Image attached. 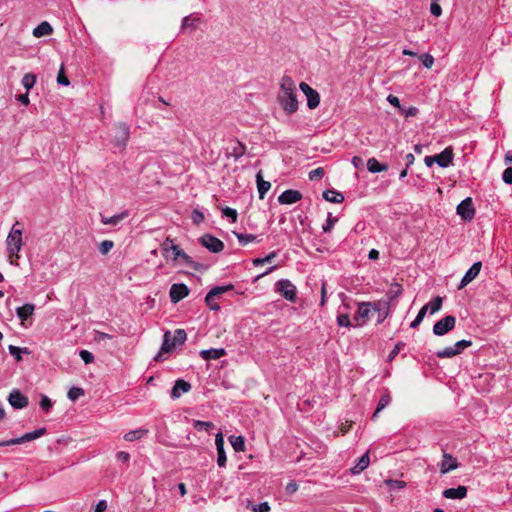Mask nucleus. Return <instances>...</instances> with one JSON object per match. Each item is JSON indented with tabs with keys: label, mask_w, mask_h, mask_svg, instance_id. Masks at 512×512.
Returning a JSON list of instances; mask_svg holds the SVG:
<instances>
[{
	"label": "nucleus",
	"mask_w": 512,
	"mask_h": 512,
	"mask_svg": "<svg viewBox=\"0 0 512 512\" xmlns=\"http://www.w3.org/2000/svg\"><path fill=\"white\" fill-rule=\"evenodd\" d=\"M277 101L287 115L297 112V89L295 82L290 76L285 75L281 78Z\"/></svg>",
	"instance_id": "f257e3e1"
},
{
	"label": "nucleus",
	"mask_w": 512,
	"mask_h": 512,
	"mask_svg": "<svg viewBox=\"0 0 512 512\" xmlns=\"http://www.w3.org/2000/svg\"><path fill=\"white\" fill-rule=\"evenodd\" d=\"M20 222L16 221L6 237V251L11 265L18 266L20 251L23 247V231Z\"/></svg>",
	"instance_id": "f03ea898"
},
{
	"label": "nucleus",
	"mask_w": 512,
	"mask_h": 512,
	"mask_svg": "<svg viewBox=\"0 0 512 512\" xmlns=\"http://www.w3.org/2000/svg\"><path fill=\"white\" fill-rule=\"evenodd\" d=\"M187 334L184 329H177L172 334L170 331H166L163 336V342L160 351L154 357L155 361H164L167 353H170L174 348L179 347L185 343Z\"/></svg>",
	"instance_id": "7ed1b4c3"
},
{
	"label": "nucleus",
	"mask_w": 512,
	"mask_h": 512,
	"mask_svg": "<svg viewBox=\"0 0 512 512\" xmlns=\"http://www.w3.org/2000/svg\"><path fill=\"white\" fill-rule=\"evenodd\" d=\"M402 286L399 283L391 284L386 297L375 302L374 310H383V314L377 320L378 323H382L390 314V305L402 294Z\"/></svg>",
	"instance_id": "20e7f679"
},
{
	"label": "nucleus",
	"mask_w": 512,
	"mask_h": 512,
	"mask_svg": "<svg viewBox=\"0 0 512 512\" xmlns=\"http://www.w3.org/2000/svg\"><path fill=\"white\" fill-rule=\"evenodd\" d=\"M116 130V134L112 140L114 147L120 149L121 151L125 149L127 142L130 138V128L127 124L123 122L116 123L114 125Z\"/></svg>",
	"instance_id": "39448f33"
},
{
	"label": "nucleus",
	"mask_w": 512,
	"mask_h": 512,
	"mask_svg": "<svg viewBox=\"0 0 512 512\" xmlns=\"http://www.w3.org/2000/svg\"><path fill=\"white\" fill-rule=\"evenodd\" d=\"M234 289V285L233 284H228V285H225V286H216L214 288H212L206 295L205 297V302H206V305L213 311H218L220 309V306L219 304L216 302V299L228 292V291H231Z\"/></svg>",
	"instance_id": "423d86ee"
},
{
	"label": "nucleus",
	"mask_w": 512,
	"mask_h": 512,
	"mask_svg": "<svg viewBox=\"0 0 512 512\" xmlns=\"http://www.w3.org/2000/svg\"><path fill=\"white\" fill-rule=\"evenodd\" d=\"M276 291L286 300L295 303L297 300V288L288 279H281L276 283Z\"/></svg>",
	"instance_id": "0eeeda50"
},
{
	"label": "nucleus",
	"mask_w": 512,
	"mask_h": 512,
	"mask_svg": "<svg viewBox=\"0 0 512 512\" xmlns=\"http://www.w3.org/2000/svg\"><path fill=\"white\" fill-rule=\"evenodd\" d=\"M45 433H46V428H39V429H36V430H34L32 432L25 433V434H23L22 436H20L18 438H13V439L5 440V441H0V447L1 446L17 445V444H22V443H25V442H29V441L35 440V439L43 436Z\"/></svg>",
	"instance_id": "6e6552de"
},
{
	"label": "nucleus",
	"mask_w": 512,
	"mask_h": 512,
	"mask_svg": "<svg viewBox=\"0 0 512 512\" xmlns=\"http://www.w3.org/2000/svg\"><path fill=\"white\" fill-rule=\"evenodd\" d=\"M456 325V318L452 315L445 316L433 326V333L436 336H443L453 330Z\"/></svg>",
	"instance_id": "1a4fd4ad"
},
{
	"label": "nucleus",
	"mask_w": 512,
	"mask_h": 512,
	"mask_svg": "<svg viewBox=\"0 0 512 512\" xmlns=\"http://www.w3.org/2000/svg\"><path fill=\"white\" fill-rule=\"evenodd\" d=\"M299 88L307 98L308 108L311 110L317 108L320 103L319 93L310 87L306 82H301Z\"/></svg>",
	"instance_id": "9d476101"
},
{
	"label": "nucleus",
	"mask_w": 512,
	"mask_h": 512,
	"mask_svg": "<svg viewBox=\"0 0 512 512\" xmlns=\"http://www.w3.org/2000/svg\"><path fill=\"white\" fill-rule=\"evenodd\" d=\"M457 214L465 221H471L475 215V208L470 197L462 200L457 206Z\"/></svg>",
	"instance_id": "9b49d317"
},
{
	"label": "nucleus",
	"mask_w": 512,
	"mask_h": 512,
	"mask_svg": "<svg viewBox=\"0 0 512 512\" xmlns=\"http://www.w3.org/2000/svg\"><path fill=\"white\" fill-rule=\"evenodd\" d=\"M206 28V24L203 21V19L198 14H191L187 17H185L182 21V29L183 30H190L197 31V30H204Z\"/></svg>",
	"instance_id": "f8f14e48"
},
{
	"label": "nucleus",
	"mask_w": 512,
	"mask_h": 512,
	"mask_svg": "<svg viewBox=\"0 0 512 512\" xmlns=\"http://www.w3.org/2000/svg\"><path fill=\"white\" fill-rule=\"evenodd\" d=\"M200 243L212 253H219L224 249V243L211 234H205L200 238Z\"/></svg>",
	"instance_id": "ddd939ff"
},
{
	"label": "nucleus",
	"mask_w": 512,
	"mask_h": 512,
	"mask_svg": "<svg viewBox=\"0 0 512 512\" xmlns=\"http://www.w3.org/2000/svg\"><path fill=\"white\" fill-rule=\"evenodd\" d=\"M375 302H362L358 306L357 313L355 315V321L359 326H362L369 319L371 312L374 310Z\"/></svg>",
	"instance_id": "4468645a"
},
{
	"label": "nucleus",
	"mask_w": 512,
	"mask_h": 512,
	"mask_svg": "<svg viewBox=\"0 0 512 512\" xmlns=\"http://www.w3.org/2000/svg\"><path fill=\"white\" fill-rule=\"evenodd\" d=\"M189 294V288L184 283L173 284L169 291L170 300L172 303H178Z\"/></svg>",
	"instance_id": "2eb2a0df"
},
{
	"label": "nucleus",
	"mask_w": 512,
	"mask_h": 512,
	"mask_svg": "<svg viewBox=\"0 0 512 512\" xmlns=\"http://www.w3.org/2000/svg\"><path fill=\"white\" fill-rule=\"evenodd\" d=\"M8 402L15 409H23L29 403L28 398L25 395H23L18 389H14L9 394Z\"/></svg>",
	"instance_id": "dca6fc26"
},
{
	"label": "nucleus",
	"mask_w": 512,
	"mask_h": 512,
	"mask_svg": "<svg viewBox=\"0 0 512 512\" xmlns=\"http://www.w3.org/2000/svg\"><path fill=\"white\" fill-rule=\"evenodd\" d=\"M482 267V263L480 261L475 262L465 273L463 276L458 289H462L467 286L470 282H472L480 273Z\"/></svg>",
	"instance_id": "f3484780"
},
{
	"label": "nucleus",
	"mask_w": 512,
	"mask_h": 512,
	"mask_svg": "<svg viewBox=\"0 0 512 512\" xmlns=\"http://www.w3.org/2000/svg\"><path fill=\"white\" fill-rule=\"evenodd\" d=\"M301 198L302 194L299 191L289 189L285 190L280 194V196L278 197V202L280 204L290 205L298 202L299 200H301Z\"/></svg>",
	"instance_id": "a211bd4d"
},
{
	"label": "nucleus",
	"mask_w": 512,
	"mask_h": 512,
	"mask_svg": "<svg viewBox=\"0 0 512 512\" xmlns=\"http://www.w3.org/2000/svg\"><path fill=\"white\" fill-rule=\"evenodd\" d=\"M191 390V384L183 379L176 380L172 390H171V398L178 399L182 396V394L187 393Z\"/></svg>",
	"instance_id": "6ab92c4d"
},
{
	"label": "nucleus",
	"mask_w": 512,
	"mask_h": 512,
	"mask_svg": "<svg viewBox=\"0 0 512 512\" xmlns=\"http://www.w3.org/2000/svg\"><path fill=\"white\" fill-rule=\"evenodd\" d=\"M440 472L442 474H446L452 470H455L458 467V462L455 457L451 454L444 452L443 459L440 463Z\"/></svg>",
	"instance_id": "aec40b11"
},
{
	"label": "nucleus",
	"mask_w": 512,
	"mask_h": 512,
	"mask_svg": "<svg viewBox=\"0 0 512 512\" xmlns=\"http://www.w3.org/2000/svg\"><path fill=\"white\" fill-rule=\"evenodd\" d=\"M435 162L442 168L448 167L453 161V152L450 147L434 156Z\"/></svg>",
	"instance_id": "412c9836"
},
{
	"label": "nucleus",
	"mask_w": 512,
	"mask_h": 512,
	"mask_svg": "<svg viewBox=\"0 0 512 512\" xmlns=\"http://www.w3.org/2000/svg\"><path fill=\"white\" fill-rule=\"evenodd\" d=\"M128 216H129L128 210L122 211L121 213H118V214L110 216V217L100 214L101 223L104 225H111V226H117L118 224H120L121 221L126 219Z\"/></svg>",
	"instance_id": "4be33fe9"
},
{
	"label": "nucleus",
	"mask_w": 512,
	"mask_h": 512,
	"mask_svg": "<svg viewBox=\"0 0 512 512\" xmlns=\"http://www.w3.org/2000/svg\"><path fill=\"white\" fill-rule=\"evenodd\" d=\"M466 495L467 488L461 485L457 488H449L443 491V496L447 499H463Z\"/></svg>",
	"instance_id": "5701e85b"
},
{
	"label": "nucleus",
	"mask_w": 512,
	"mask_h": 512,
	"mask_svg": "<svg viewBox=\"0 0 512 512\" xmlns=\"http://www.w3.org/2000/svg\"><path fill=\"white\" fill-rule=\"evenodd\" d=\"M226 354L223 348H211L200 351V356L204 360H217Z\"/></svg>",
	"instance_id": "b1692460"
},
{
	"label": "nucleus",
	"mask_w": 512,
	"mask_h": 512,
	"mask_svg": "<svg viewBox=\"0 0 512 512\" xmlns=\"http://www.w3.org/2000/svg\"><path fill=\"white\" fill-rule=\"evenodd\" d=\"M370 463L369 459V453L366 452L357 462L355 466H353L350 471L353 475L360 474L362 471H364Z\"/></svg>",
	"instance_id": "393cba45"
},
{
	"label": "nucleus",
	"mask_w": 512,
	"mask_h": 512,
	"mask_svg": "<svg viewBox=\"0 0 512 512\" xmlns=\"http://www.w3.org/2000/svg\"><path fill=\"white\" fill-rule=\"evenodd\" d=\"M148 433L147 429L139 428L135 430H131L124 434L123 438L127 442H133L139 439H142Z\"/></svg>",
	"instance_id": "a878e982"
},
{
	"label": "nucleus",
	"mask_w": 512,
	"mask_h": 512,
	"mask_svg": "<svg viewBox=\"0 0 512 512\" xmlns=\"http://www.w3.org/2000/svg\"><path fill=\"white\" fill-rule=\"evenodd\" d=\"M323 198L328 202L337 204L342 203L344 201V196L342 195V193L331 189L325 190L323 192Z\"/></svg>",
	"instance_id": "bb28decb"
},
{
	"label": "nucleus",
	"mask_w": 512,
	"mask_h": 512,
	"mask_svg": "<svg viewBox=\"0 0 512 512\" xmlns=\"http://www.w3.org/2000/svg\"><path fill=\"white\" fill-rule=\"evenodd\" d=\"M35 306L33 304L27 303L23 306L17 308V316L22 320H27L34 313Z\"/></svg>",
	"instance_id": "cd10ccee"
},
{
	"label": "nucleus",
	"mask_w": 512,
	"mask_h": 512,
	"mask_svg": "<svg viewBox=\"0 0 512 512\" xmlns=\"http://www.w3.org/2000/svg\"><path fill=\"white\" fill-rule=\"evenodd\" d=\"M367 169L371 173H379L387 171L388 165L379 163L375 158H369L367 161Z\"/></svg>",
	"instance_id": "c85d7f7f"
},
{
	"label": "nucleus",
	"mask_w": 512,
	"mask_h": 512,
	"mask_svg": "<svg viewBox=\"0 0 512 512\" xmlns=\"http://www.w3.org/2000/svg\"><path fill=\"white\" fill-rule=\"evenodd\" d=\"M162 250L166 257H168L167 253L171 251L173 253V259L177 260V252H180L181 249L174 244L173 240L167 238L162 244Z\"/></svg>",
	"instance_id": "c756f323"
},
{
	"label": "nucleus",
	"mask_w": 512,
	"mask_h": 512,
	"mask_svg": "<svg viewBox=\"0 0 512 512\" xmlns=\"http://www.w3.org/2000/svg\"><path fill=\"white\" fill-rule=\"evenodd\" d=\"M256 179H257V188H258L259 198L263 199L265 197V194L269 191L271 184L262 179L261 172L257 173Z\"/></svg>",
	"instance_id": "7c9ffc66"
},
{
	"label": "nucleus",
	"mask_w": 512,
	"mask_h": 512,
	"mask_svg": "<svg viewBox=\"0 0 512 512\" xmlns=\"http://www.w3.org/2000/svg\"><path fill=\"white\" fill-rule=\"evenodd\" d=\"M230 444L236 452L245 451V439L243 436H230L229 437Z\"/></svg>",
	"instance_id": "2f4dec72"
},
{
	"label": "nucleus",
	"mask_w": 512,
	"mask_h": 512,
	"mask_svg": "<svg viewBox=\"0 0 512 512\" xmlns=\"http://www.w3.org/2000/svg\"><path fill=\"white\" fill-rule=\"evenodd\" d=\"M234 234L242 246H245L250 242H259L260 241L258 239V236L254 235V234H243V233H238V232H234Z\"/></svg>",
	"instance_id": "473e14b6"
},
{
	"label": "nucleus",
	"mask_w": 512,
	"mask_h": 512,
	"mask_svg": "<svg viewBox=\"0 0 512 512\" xmlns=\"http://www.w3.org/2000/svg\"><path fill=\"white\" fill-rule=\"evenodd\" d=\"M390 401H391V397H390L389 393H388V392H385V393L380 397L379 402H378L377 407H376V410H375V412L373 413L372 418H373V419H374V418H376L377 414H378L381 410H383L385 407H387V406L389 405Z\"/></svg>",
	"instance_id": "72a5a7b5"
},
{
	"label": "nucleus",
	"mask_w": 512,
	"mask_h": 512,
	"mask_svg": "<svg viewBox=\"0 0 512 512\" xmlns=\"http://www.w3.org/2000/svg\"><path fill=\"white\" fill-rule=\"evenodd\" d=\"M428 311V305H424L418 312L416 318L411 322L410 327L411 328H417L421 322L423 321L426 313Z\"/></svg>",
	"instance_id": "f704fd0d"
},
{
	"label": "nucleus",
	"mask_w": 512,
	"mask_h": 512,
	"mask_svg": "<svg viewBox=\"0 0 512 512\" xmlns=\"http://www.w3.org/2000/svg\"><path fill=\"white\" fill-rule=\"evenodd\" d=\"M21 83L29 91L36 83V76L32 73H27L23 76Z\"/></svg>",
	"instance_id": "c9c22d12"
},
{
	"label": "nucleus",
	"mask_w": 512,
	"mask_h": 512,
	"mask_svg": "<svg viewBox=\"0 0 512 512\" xmlns=\"http://www.w3.org/2000/svg\"><path fill=\"white\" fill-rule=\"evenodd\" d=\"M443 299L440 296L435 297L432 301H430L428 305V309H430V314H434L438 312L442 307Z\"/></svg>",
	"instance_id": "e433bc0d"
},
{
	"label": "nucleus",
	"mask_w": 512,
	"mask_h": 512,
	"mask_svg": "<svg viewBox=\"0 0 512 512\" xmlns=\"http://www.w3.org/2000/svg\"><path fill=\"white\" fill-rule=\"evenodd\" d=\"M8 350H9V353L16 359V361H21L22 360V357H21V353H25V354H28L29 351L27 348H19L17 346H14V345H9L8 347Z\"/></svg>",
	"instance_id": "4c0bfd02"
},
{
	"label": "nucleus",
	"mask_w": 512,
	"mask_h": 512,
	"mask_svg": "<svg viewBox=\"0 0 512 512\" xmlns=\"http://www.w3.org/2000/svg\"><path fill=\"white\" fill-rule=\"evenodd\" d=\"M456 355H457V353L454 350L453 346L445 347L444 349L436 352V356L438 358H452Z\"/></svg>",
	"instance_id": "58836bf2"
},
{
	"label": "nucleus",
	"mask_w": 512,
	"mask_h": 512,
	"mask_svg": "<svg viewBox=\"0 0 512 512\" xmlns=\"http://www.w3.org/2000/svg\"><path fill=\"white\" fill-rule=\"evenodd\" d=\"M114 247V242L111 241V240H103L99 245H98V250L99 252L102 254V255H106L107 253H109Z\"/></svg>",
	"instance_id": "ea45409f"
},
{
	"label": "nucleus",
	"mask_w": 512,
	"mask_h": 512,
	"mask_svg": "<svg viewBox=\"0 0 512 512\" xmlns=\"http://www.w3.org/2000/svg\"><path fill=\"white\" fill-rule=\"evenodd\" d=\"M193 427L198 431H201V430L209 431L210 429H212L214 427V424L209 421L195 420L193 423Z\"/></svg>",
	"instance_id": "a19ab883"
},
{
	"label": "nucleus",
	"mask_w": 512,
	"mask_h": 512,
	"mask_svg": "<svg viewBox=\"0 0 512 512\" xmlns=\"http://www.w3.org/2000/svg\"><path fill=\"white\" fill-rule=\"evenodd\" d=\"M472 345V341L470 340H460L456 342L453 347L456 351L457 355L461 354L466 348L470 347Z\"/></svg>",
	"instance_id": "79ce46f5"
},
{
	"label": "nucleus",
	"mask_w": 512,
	"mask_h": 512,
	"mask_svg": "<svg viewBox=\"0 0 512 512\" xmlns=\"http://www.w3.org/2000/svg\"><path fill=\"white\" fill-rule=\"evenodd\" d=\"M83 395H84V390L79 387H72L71 389H69L68 394H67L68 398L71 401H76L78 398H80Z\"/></svg>",
	"instance_id": "37998d69"
},
{
	"label": "nucleus",
	"mask_w": 512,
	"mask_h": 512,
	"mask_svg": "<svg viewBox=\"0 0 512 512\" xmlns=\"http://www.w3.org/2000/svg\"><path fill=\"white\" fill-rule=\"evenodd\" d=\"M399 112L402 115H404L406 118H408V117L416 116L418 114L419 110L415 106H409V107L402 106L401 109L399 110Z\"/></svg>",
	"instance_id": "c03bdc74"
},
{
	"label": "nucleus",
	"mask_w": 512,
	"mask_h": 512,
	"mask_svg": "<svg viewBox=\"0 0 512 512\" xmlns=\"http://www.w3.org/2000/svg\"><path fill=\"white\" fill-rule=\"evenodd\" d=\"M222 215L230 219L232 223L237 221L238 213L235 209L230 207H225L222 209Z\"/></svg>",
	"instance_id": "a18cd8bd"
},
{
	"label": "nucleus",
	"mask_w": 512,
	"mask_h": 512,
	"mask_svg": "<svg viewBox=\"0 0 512 512\" xmlns=\"http://www.w3.org/2000/svg\"><path fill=\"white\" fill-rule=\"evenodd\" d=\"M245 151H246V147L241 142H237L236 146L233 147L232 156L236 160H238L245 154Z\"/></svg>",
	"instance_id": "49530a36"
},
{
	"label": "nucleus",
	"mask_w": 512,
	"mask_h": 512,
	"mask_svg": "<svg viewBox=\"0 0 512 512\" xmlns=\"http://www.w3.org/2000/svg\"><path fill=\"white\" fill-rule=\"evenodd\" d=\"M419 59L420 61L422 62L423 66L425 68H431L434 64V58L432 55L428 54V53H424V54H421L419 56Z\"/></svg>",
	"instance_id": "de8ad7c7"
},
{
	"label": "nucleus",
	"mask_w": 512,
	"mask_h": 512,
	"mask_svg": "<svg viewBox=\"0 0 512 512\" xmlns=\"http://www.w3.org/2000/svg\"><path fill=\"white\" fill-rule=\"evenodd\" d=\"M324 168L322 167H318L316 169H313L309 172V180L311 181H315V180H318V179H321L323 176H324Z\"/></svg>",
	"instance_id": "09e8293b"
},
{
	"label": "nucleus",
	"mask_w": 512,
	"mask_h": 512,
	"mask_svg": "<svg viewBox=\"0 0 512 512\" xmlns=\"http://www.w3.org/2000/svg\"><path fill=\"white\" fill-rule=\"evenodd\" d=\"M337 220H338L337 218H333L332 214L329 213L328 217L326 219L325 224L322 226L323 231L325 233L330 232L333 229V227H334L335 223L337 222Z\"/></svg>",
	"instance_id": "8fccbe9b"
},
{
	"label": "nucleus",
	"mask_w": 512,
	"mask_h": 512,
	"mask_svg": "<svg viewBox=\"0 0 512 512\" xmlns=\"http://www.w3.org/2000/svg\"><path fill=\"white\" fill-rule=\"evenodd\" d=\"M39 405L42 410H44L45 412H49V410L53 406V403L49 397H47L46 395H42Z\"/></svg>",
	"instance_id": "3c124183"
},
{
	"label": "nucleus",
	"mask_w": 512,
	"mask_h": 512,
	"mask_svg": "<svg viewBox=\"0 0 512 512\" xmlns=\"http://www.w3.org/2000/svg\"><path fill=\"white\" fill-rule=\"evenodd\" d=\"M337 324L341 327H350L351 321L348 314H340L337 316Z\"/></svg>",
	"instance_id": "603ef678"
},
{
	"label": "nucleus",
	"mask_w": 512,
	"mask_h": 512,
	"mask_svg": "<svg viewBox=\"0 0 512 512\" xmlns=\"http://www.w3.org/2000/svg\"><path fill=\"white\" fill-rule=\"evenodd\" d=\"M227 462V457L225 453V449L217 450V464L219 467H225Z\"/></svg>",
	"instance_id": "864d4df0"
},
{
	"label": "nucleus",
	"mask_w": 512,
	"mask_h": 512,
	"mask_svg": "<svg viewBox=\"0 0 512 512\" xmlns=\"http://www.w3.org/2000/svg\"><path fill=\"white\" fill-rule=\"evenodd\" d=\"M79 356L85 364H90L94 361L93 354L88 350H81Z\"/></svg>",
	"instance_id": "5fc2aeb1"
},
{
	"label": "nucleus",
	"mask_w": 512,
	"mask_h": 512,
	"mask_svg": "<svg viewBox=\"0 0 512 512\" xmlns=\"http://www.w3.org/2000/svg\"><path fill=\"white\" fill-rule=\"evenodd\" d=\"M32 32H53V28L47 21H43Z\"/></svg>",
	"instance_id": "6e6d98bb"
},
{
	"label": "nucleus",
	"mask_w": 512,
	"mask_h": 512,
	"mask_svg": "<svg viewBox=\"0 0 512 512\" xmlns=\"http://www.w3.org/2000/svg\"><path fill=\"white\" fill-rule=\"evenodd\" d=\"M270 509L268 502H262L259 505H254L252 508L253 512H269Z\"/></svg>",
	"instance_id": "4d7b16f0"
},
{
	"label": "nucleus",
	"mask_w": 512,
	"mask_h": 512,
	"mask_svg": "<svg viewBox=\"0 0 512 512\" xmlns=\"http://www.w3.org/2000/svg\"><path fill=\"white\" fill-rule=\"evenodd\" d=\"M57 82L60 85L68 86L70 84L68 78L64 74L63 67H61L58 75H57Z\"/></svg>",
	"instance_id": "13d9d810"
},
{
	"label": "nucleus",
	"mask_w": 512,
	"mask_h": 512,
	"mask_svg": "<svg viewBox=\"0 0 512 512\" xmlns=\"http://www.w3.org/2000/svg\"><path fill=\"white\" fill-rule=\"evenodd\" d=\"M112 338H113V336L108 333H104V332H100V331L94 332V340L96 342H101L103 340L112 339Z\"/></svg>",
	"instance_id": "bf43d9fd"
},
{
	"label": "nucleus",
	"mask_w": 512,
	"mask_h": 512,
	"mask_svg": "<svg viewBox=\"0 0 512 512\" xmlns=\"http://www.w3.org/2000/svg\"><path fill=\"white\" fill-rule=\"evenodd\" d=\"M404 346L405 344L403 342H398L390 352L388 356L389 360L391 361L392 359H394Z\"/></svg>",
	"instance_id": "052dcab7"
},
{
	"label": "nucleus",
	"mask_w": 512,
	"mask_h": 512,
	"mask_svg": "<svg viewBox=\"0 0 512 512\" xmlns=\"http://www.w3.org/2000/svg\"><path fill=\"white\" fill-rule=\"evenodd\" d=\"M116 459L122 463H127L130 460V454L126 451H119L115 455Z\"/></svg>",
	"instance_id": "680f3d73"
},
{
	"label": "nucleus",
	"mask_w": 512,
	"mask_h": 512,
	"mask_svg": "<svg viewBox=\"0 0 512 512\" xmlns=\"http://www.w3.org/2000/svg\"><path fill=\"white\" fill-rule=\"evenodd\" d=\"M387 101L394 107H396L398 110L401 109L402 105L400 103V100L397 96L389 94L387 96Z\"/></svg>",
	"instance_id": "e2e57ef3"
},
{
	"label": "nucleus",
	"mask_w": 512,
	"mask_h": 512,
	"mask_svg": "<svg viewBox=\"0 0 512 512\" xmlns=\"http://www.w3.org/2000/svg\"><path fill=\"white\" fill-rule=\"evenodd\" d=\"M502 179L506 184H512V167H508L504 170Z\"/></svg>",
	"instance_id": "0e129e2a"
},
{
	"label": "nucleus",
	"mask_w": 512,
	"mask_h": 512,
	"mask_svg": "<svg viewBox=\"0 0 512 512\" xmlns=\"http://www.w3.org/2000/svg\"><path fill=\"white\" fill-rule=\"evenodd\" d=\"M192 220L195 224H200L204 220V214L198 210L192 212Z\"/></svg>",
	"instance_id": "69168bd1"
},
{
	"label": "nucleus",
	"mask_w": 512,
	"mask_h": 512,
	"mask_svg": "<svg viewBox=\"0 0 512 512\" xmlns=\"http://www.w3.org/2000/svg\"><path fill=\"white\" fill-rule=\"evenodd\" d=\"M215 445H216V450L218 449H224V437L222 435V433H217L216 436H215Z\"/></svg>",
	"instance_id": "338daca9"
},
{
	"label": "nucleus",
	"mask_w": 512,
	"mask_h": 512,
	"mask_svg": "<svg viewBox=\"0 0 512 512\" xmlns=\"http://www.w3.org/2000/svg\"><path fill=\"white\" fill-rule=\"evenodd\" d=\"M430 11H431L432 15L438 17V16L441 15L442 9H441L439 4L432 3L431 6H430Z\"/></svg>",
	"instance_id": "774afa93"
}]
</instances>
